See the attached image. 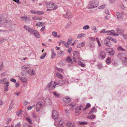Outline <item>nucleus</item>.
<instances>
[{
  "label": "nucleus",
  "mask_w": 127,
  "mask_h": 127,
  "mask_svg": "<svg viewBox=\"0 0 127 127\" xmlns=\"http://www.w3.org/2000/svg\"><path fill=\"white\" fill-rule=\"evenodd\" d=\"M117 57L123 61V63L125 65H127V55L125 53H119L118 54Z\"/></svg>",
  "instance_id": "nucleus-1"
},
{
  "label": "nucleus",
  "mask_w": 127,
  "mask_h": 127,
  "mask_svg": "<svg viewBox=\"0 0 127 127\" xmlns=\"http://www.w3.org/2000/svg\"><path fill=\"white\" fill-rule=\"evenodd\" d=\"M0 23L6 27L11 26L12 25L10 22L5 19H2L1 17H0Z\"/></svg>",
  "instance_id": "nucleus-2"
},
{
  "label": "nucleus",
  "mask_w": 127,
  "mask_h": 127,
  "mask_svg": "<svg viewBox=\"0 0 127 127\" xmlns=\"http://www.w3.org/2000/svg\"><path fill=\"white\" fill-rule=\"evenodd\" d=\"M45 3L48 7L52 8V10H55L58 8L57 6L55 5V3L52 2H45Z\"/></svg>",
  "instance_id": "nucleus-3"
},
{
  "label": "nucleus",
  "mask_w": 127,
  "mask_h": 127,
  "mask_svg": "<svg viewBox=\"0 0 127 127\" xmlns=\"http://www.w3.org/2000/svg\"><path fill=\"white\" fill-rule=\"evenodd\" d=\"M96 1H95L90 2L88 5V8H92L97 7L98 5V2L96 3Z\"/></svg>",
  "instance_id": "nucleus-4"
},
{
  "label": "nucleus",
  "mask_w": 127,
  "mask_h": 127,
  "mask_svg": "<svg viewBox=\"0 0 127 127\" xmlns=\"http://www.w3.org/2000/svg\"><path fill=\"white\" fill-rule=\"evenodd\" d=\"M43 103L41 101L38 102L36 106V111L37 112L42 108L43 106Z\"/></svg>",
  "instance_id": "nucleus-5"
},
{
  "label": "nucleus",
  "mask_w": 127,
  "mask_h": 127,
  "mask_svg": "<svg viewBox=\"0 0 127 127\" xmlns=\"http://www.w3.org/2000/svg\"><path fill=\"white\" fill-rule=\"evenodd\" d=\"M24 28L31 34H33L34 30L32 28H31L29 26L25 25L24 26Z\"/></svg>",
  "instance_id": "nucleus-6"
},
{
  "label": "nucleus",
  "mask_w": 127,
  "mask_h": 127,
  "mask_svg": "<svg viewBox=\"0 0 127 127\" xmlns=\"http://www.w3.org/2000/svg\"><path fill=\"white\" fill-rule=\"evenodd\" d=\"M79 56V54L78 51H74L73 53V61L75 62H76V58H77L79 59L78 58Z\"/></svg>",
  "instance_id": "nucleus-7"
},
{
  "label": "nucleus",
  "mask_w": 127,
  "mask_h": 127,
  "mask_svg": "<svg viewBox=\"0 0 127 127\" xmlns=\"http://www.w3.org/2000/svg\"><path fill=\"white\" fill-rule=\"evenodd\" d=\"M52 118L53 119H58L59 117L58 113L55 110H54L52 111Z\"/></svg>",
  "instance_id": "nucleus-8"
},
{
  "label": "nucleus",
  "mask_w": 127,
  "mask_h": 127,
  "mask_svg": "<svg viewBox=\"0 0 127 127\" xmlns=\"http://www.w3.org/2000/svg\"><path fill=\"white\" fill-rule=\"evenodd\" d=\"M104 43L105 45L108 47H110L112 45L111 42L107 37H106L104 40Z\"/></svg>",
  "instance_id": "nucleus-9"
},
{
  "label": "nucleus",
  "mask_w": 127,
  "mask_h": 127,
  "mask_svg": "<svg viewBox=\"0 0 127 127\" xmlns=\"http://www.w3.org/2000/svg\"><path fill=\"white\" fill-rule=\"evenodd\" d=\"M124 14L123 12L120 13L119 12L116 13L117 18L119 20H122L123 18Z\"/></svg>",
  "instance_id": "nucleus-10"
},
{
  "label": "nucleus",
  "mask_w": 127,
  "mask_h": 127,
  "mask_svg": "<svg viewBox=\"0 0 127 127\" xmlns=\"http://www.w3.org/2000/svg\"><path fill=\"white\" fill-rule=\"evenodd\" d=\"M63 16L68 19L71 18L73 17V15L71 14V12L68 11L66 13V14L64 15Z\"/></svg>",
  "instance_id": "nucleus-11"
},
{
  "label": "nucleus",
  "mask_w": 127,
  "mask_h": 127,
  "mask_svg": "<svg viewBox=\"0 0 127 127\" xmlns=\"http://www.w3.org/2000/svg\"><path fill=\"white\" fill-rule=\"evenodd\" d=\"M106 55L105 52L104 51H101L99 53V54L98 55V57L99 58L103 59L105 58Z\"/></svg>",
  "instance_id": "nucleus-12"
},
{
  "label": "nucleus",
  "mask_w": 127,
  "mask_h": 127,
  "mask_svg": "<svg viewBox=\"0 0 127 127\" xmlns=\"http://www.w3.org/2000/svg\"><path fill=\"white\" fill-rule=\"evenodd\" d=\"M63 123V121L62 120H56L54 122V125L55 126L58 125H62Z\"/></svg>",
  "instance_id": "nucleus-13"
},
{
  "label": "nucleus",
  "mask_w": 127,
  "mask_h": 127,
  "mask_svg": "<svg viewBox=\"0 0 127 127\" xmlns=\"http://www.w3.org/2000/svg\"><path fill=\"white\" fill-rule=\"evenodd\" d=\"M63 100L64 103H68L70 102L71 99L68 96H67L63 98Z\"/></svg>",
  "instance_id": "nucleus-14"
},
{
  "label": "nucleus",
  "mask_w": 127,
  "mask_h": 127,
  "mask_svg": "<svg viewBox=\"0 0 127 127\" xmlns=\"http://www.w3.org/2000/svg\"><path fill=\"white\" fill-rule=\"evenodd\" d=\"M21 18L23 20L27 23H29V22L31 21L30 18L27 17V16L21 17Z\"/></svg>",
  "instance_id": "nucleus-15"
},
{
  "label": "nucleus",
  "mask_w": 127,
  "mask_h": 127,
  "mask_svg": "<svg viewBox=\"0 0 127 127\" xmlns=\"http://www.w3.org/2000/svg\"><path fill=\"white\" fill-rule=\"evenodd\" d=\"M106 32H107L106 33H107V34L108 35H111L114 36H118L119 35V34H118V33H116L112 32L111 30L106 31Z\"/></svg>",
  "instance_id": "nucleus-16"
},
{
  "label": "nucleus",
  "mask_w": 127,
  "mask_h": 127,
  "mask_svg": "<svg viewBox=\"0 0 127 127\" xmlns=\"http://www.w3.org/2000/svg\"><path fill=\"white\" fill-rule=\"evenodd\" d=\"M52 85V81H51L48 84L47 86V88L49 90H52L53 89V87Z\"/></svg>",
  "instance_id": "nucleus-17"
},
{
  "label": "nucleus",
  "mask_w": 127,
  "mask_h": 127,
  "mask_svg": "<svg viewBox=\"0 0 127 127\" xmlns=\"http://www.w3.org/2000/svg\"><path fill=\"white\" fill-rule=\"evenodd\" d=\"M44 101L47 104L50 105L51 104V101L49 98H46Z\"/></svg>",
  "instance_id": "nucleus-18"
},
{
  "label": "nucleus",
  "mask_w": 127,
  "mask_h": 127,
  "mask_svg": "<svg viewBox=\"0 0 127 127\" xmlns=\"http://www.w3.org/2000/svg\"><path fill=\"white\" fill-rule=\"evenodd\" d=\"M66 124L69 127H74L75 126V124L72 122H68Z\"/></svg>",
  "instance_id": "nucleus-19"
},
{
  "label": "nucleus",
  "mask_w": 127,
  "mask_h": 127,
  "mask_svg": "<svg viewBox=\"0 0 127 127\" xmlns=\"http://www.w3.org/2000/svg\"><path fill=\"white\" fill-rule=\"evenodd\" d=\"M27 72L29 74L32 75H35V72L32 69H30Z\"/></svg>",
  "instance_id": "nucleus-20"
},
{
  "label": "nucleus",
  "mask_w": 127,
  "mask_h": 127,
  "mask_svg": "<svg viewBox=\"0 0 127 127\" xmlns=\"http://www.w3.org/2000/svg\"><path fill=\"white\" fill-rule=\"evenodd\" d=\"M34 34V35L37 38H39L40 37V35L36 30H34V33H33V34Z\"/></svg>",
  "instance_id": "nucleus-21"
},
{
  "label": "nucleus",
  "mask_w": 127,
  "mask_h": 127,
  "mask_svg": "<svg viewBox=\"0 0 127 127\" xmlns=\"http://www.w3.org/2000/svg\"><path fill=\"white\" fill-rule=\"evenodd\" d=\"M65 82L64 80H60L58 81V84L60 86H62L64 85Z\"/></svg>",
  "instance_id": "nucleus-22"
},
{
  "label": "nucleus",
  "mask_w": 127,
  "mask_h": 127,
  "mask_svg": "<svg viewBox=\"0 0 127 127\" xmlns=\"http://www.w3.org/2000/svg\"><path fill=\"white\" fill-rule=\"evenodd\" d=\"M116 32H117L118 34L119 33L120 34H121L123 33L124 32V31L123 30L121 29L117 28L116 29Z\"/></svg>",
  "instance_id": "nucleus-23"
},
{
  "label": "nucleus",
  "mask_w": 127,
  "mask_h": 127,
  "mask_svg": "<svg viewBox=\"0 0 127 127\" xmlns=\"http://www.w3.org/2000/svg\"><path fill=\"white\" fill-rule=\"evenodd\" d=\"M66 62L68 63H70L71 64H73L71 59L69 56H68L67 57L66 59Z\"/></svg>",
  "instance_id": "nucleus-24"
},
{
  "label": "nucleus",
  "mask_w": 127,
  "mask_h": 127,
  "mask_svg": "<svg viewBox=\"0 0 127 127\" xmlns=\"http://www.w3.org/2000/svg\"><path fill=\"white\" fill-rule=\"evenodd\" d=\"M56 76L59 78L62 79L63 78V75L58 72H56Z\"/></svg>",
  "instance_id": "nucleus-25"
},
{
  "label": "nucleus",
  "mask_w": 127,
  "mask_h": 127,
  "mask_svg": "<svg viewBox=\"0 0 127 127\" xmlns=\"http://www.w3.org/2000/svg\"><path fill=\"white\" fill-rule=\"evenodd\" d=\"M18 77H19L20 78V80L22 82H26L28 80V79L26 77H21L20 76H18Z\"/></svg>",
  "instance_id": "nucleus-26"
},
{
  "label": "nucleus",
  "mask_w": 127,
  "mask_h": 127,
  "mask_svg": "<svg viewBox=\"0 0 127 127\" xmlns=\"http://www.w3.org/2000/svg\"><path fill=\"white\" fill-rule=\"evenodd\" d=\"M115 51V50L113 48L108 53L110 55L113 56L114 54Z\"/></svg>",
  "instance_id": "nucleus-27"
},
{
  "label": "nucleus",
  "mask_w": 127,
  "mask_h": 127,
  "mask_svg": "<svg viewBox=\"0 0 127 127\" xmlns=\"http://www.w3.org/2000/svg\"><path fill=\"white\" fill-rule=\"evenodd\" d=\"M107 38H108V39H109L110 41V40H111V41H112L116 43L117 42V40L116 39L112 38L111 37L108 36L107 37Z\"/></svg>",
  "instance_id": "nucleus-28"
},
{
  "label": "nucleus",
  "mask_w": 127,
  "mask_h": 127,
  "mask_svg": "<svg viewBox=\"0 0 127 127\" xmlns=\"http://www.w3.org/2000/svg\"><path fill=\"white\" fill-rule=\"evenodd\" d=\"M111 61V59L110 57H108L107 58L106 60V62L107 64H109Z\"/></svg>",
  "instance_id": "nucleus-29"
},
{
  "label": "nucleus",
  "mask_w": 127,
  "mask_h": 127,
  "mask_svg": "<svg viewBox=\"0 0 127 127\" xmlns=\"http://www.w3.org/2000/svg\"><path fill=\"white\" fill-rule=\"evenodd\" d=\"M30 68V67L29 65H28L27 66L24 65L21 68L23 69H29Z\"/></svg>",
  "instance_id": "nucleus-30"
},
{
  "label": "nucleus",
  "mask_w": 127,
  "mask_h": 127,
  "mask_svg": "<svg viewBox=\"0 0 127 127\" xmlns=\"http://www.w3.org/2000/svg\"><path fill=\"white\" fill-rule=\"evenodd\" d=\"M95 112H96V109L95 108V107H93L91 109V110L90 112L89 113V114H90L91 113H94L95 112Z\"/></svg>",
  "instance_id": "nucleus-31"
},
{
  "label": "nucleus",
  "mask_w": 127,
  "mask_h": 127,
  "mask_svg": "<svg viewBox=\"0 0 127 127\" xmlns=\"http://www.w3.org/2000/svg\"><path fill=\"white\" fill-rule=\"evenodd\" d=\"M14 105V104L13 103V100H11L9 107V110H11L12 109Z\"/></svg>",
  "instance_id": "nucleus-32"
},
{
  "label": "nucleus",
  "mask_w": 127,
  "mask_h": 127,
  "mask_svg": "<svg viewBox=\"0 0 127 127\" xmlns=\"http://www.w3.org/2000/svg\"><path fill=\"white\" fill-rule=\"evenodd\" d=\"M85 34L84 33H81L79 34L77 37L78 38H80L85 37Z\"/></svg>",
  "instance_id": "nucleus-33"
},
{
  "label": "nucleus",
  "mask_w": 127,
  "mask_h": 127,
  "mask_svg": "<svg viewBox=\"0 0 127 127\" xmlns=\"http://www.w3.org/2000/svg\"><path fill=\"white\" fill-rule=\"evenodd\" d=\"M95 116L94 115H92L87 117V118L89 119H93L95 118Z\"/></svg>",
  "instance_id": "nucleus-34"
},
{
  "label": "nucleus",
  "mask_w": 127,
  "mask_h": 127,
  "mask_svg": "<svg viewBox=\"0 0 127 127\" xmlns=\"http://www.w3.org/2000/svg\"><path fill=\"white\" fill-rule=\"evenodd\" d=\"M78 63L79 65L81 66L82 67H84L85 66V65L83 64V63L80 61H78Z\"/></svg>",
  "instance_id": "nucleus-35"
},
{
  "label": "nucleus",
  "mask_w": 127,
  "mask_h": 127,
  "mask_svg": "<svg viewBox=\"0 0 127 127\" xmlns=\"http://www.w3.org/2000/svg\"><path fill=\"white\" fill-rule=\"evenodd\" d=\"M117 50L119 51H126L121 46L118 47Z\"/></svg>",
  "instance_id": "nucleus-36"
},
{
  "label": "nucleus",
  "mask_w": 127,
  "mask_h": 127,
  "mask_svg": "<svg viewBox=\"0 0 127 127\" xmlns=\"http://www.w3.org/2000/svg\"><path fill=\"white\" fill-rule=\"evenodd\" d=\"M51 52H52L51 58L52 59H53L55 57V56L56 55V54L54 52V50H52Z\"/></svg>",
  "instance_id": "nucleus-37"
},
{
  "label": "nucleus",
  "mask_w": 127,
  "mask_h": 127,
  "mask_svg": "<svg viewBox=\"0 0 127 127\" xmlns=\"http://www.w3.org/2000/svg\"><path fill=\"white\" fill-rule=\"evenodd\" d=\"M62 53H63V54H64V52L63 51H60V52H58L57 54L59 56H60L62 55Z\"/></svg>",
  "instance_id": "nucleus-38"
},
{
  "label": "nucleus",
  "mask_w": 127,
  "mask_h": 127,
  "mask_svg": "<svg viewBox=\"0 0 127 127\" xmlns=\"http://www.w3.org/2000/svg\"><path fill=\"white\" fill-rule=\"evenodd\" d=\"M91 106V104L90 103H88L87 104L85 108L83 110V111H84L87 108H89Z\"/></svg>",
  "instance_id": "nucleus-39"
},
{
  "label": "nucleus",
  "mask_w": 127,
  "mask_h": 127,
  "mask_svg": "<svg viewBox=\"0 0 127 127\" xmlns=\"http://www.w3.org/2000/svg\"><path fill=\"white\" fill-rule=\"evenodd\" d=\"M44 24V23L42 22H39L38 24H36V25L38 27H40L41 26H43V25Z\"/></svg>",
  "instance_id": "nucleus-40"
},
{
  "label": "nucleus",
  "mask_w": 127,
  "mask_h": 127,
  "mask_svg": "<svg viewBox=\"0 0 127 127\" xmlns=\"http://www.w3.org/2000/svg\"><path fill=\"white\" fill-rule=\"evenodd\" d=\"M36 14H38L39 15H42L44 14V12L42 11H36Z\"/></svg>",
  "instance_id": "nucleus-41"
},
{
  "label": "nucleus",
  "mask_w": 127,
  "mask_h": 127,
  "mask_svg": "<svg viewBox=\"0 0 127 127\" xmlns=\"http://www.w3.org/2000/svg\"><path fill=\"white\" fill-rule=\"evenodd\" d=\"M113 49L112 48H107L105 49V50L106 52L109 53Z\"/></svg>",
  "instance_id": "nucleus-42"
},
{
  "label": "nucleus",
  "mask_w": 127,
  "mask_h": 127,
  "mask_svg": "<svg viewBox=\"0 0 127 127\" xmlns=\"http://www.w3.org/2000/svg\"><path fill=\"white\" fill-rule=\"evenodd\" d=\"M72 39L69 38L68 39L67 42L69 45H70V44H71V43L72 42Z\"/></svg>",
  "instance_id": "nucleus-43"
},
{
  "label": "nucleus",
  "mask_w": 127,
  "mask_h": 127,
  "mask_svg": "<svg viewBox=\"0 0 127 127\" xmlns=\"http://www.w3.org/2000/svg\"><path fill=\"white\" fill-rule=\"evenodd\" d=\"M7 79L6 78H3V79H0V83L4 84V83L3 82L5 80H7Z\"/></svg>",
  "instance_id": "nucleus-44"
},
{
  "label": "nucleus",
  "mask_w": 127,
  "mask_h": 127,
  "mask_svg": "<svg viewBox=\"0 0 127 127\" xmlns=\"http://www.w3.org/2000/svg\"><path fill=\"white\" fill-rule=\"evenodd\" d=\"M56 69L58 71L60 72H62V73H63V70L61 68H58V67H56Z\"/></svg>",
  "instance_id": "nucleus-45"
},
{
  "label": "nucleus",
  "mask_w": 127,
  "mask_h": 127,
  "mask_svg": "<svg viewBox=\"0 0 127 127\" xmlns=\"http://www.w3.org/2000/svg\"><path fill=\"white\" fill-rule=\"evenodd\" d=\"M27 74L26 71L25 70H23L22 73V75L23 76H26Z\"/></svg>",
  "instance_id": "nucleus-46"
},
{
  "label": "nucleus",
  "mask_w": 127,
  "mask_h": 127,
  "mask_svg": "<svg viewBox=\"0 0 127 127\" xmlns=\"http://www.w3.org/2000/svg\"><path fill=\"white\" fill-rule=\"evenodd\" d=\"M46 54V53H45L43 54L40 57V59H43L45 57Z\"/></svg>",
  "instance_id": "nucleus-47"
},
{
  "label": "nucleus",
  "mask_w": 127,
  "mask_h": 127,
  "mask_svg": "<svg viewBox=\"0 0 127 127\" xmlns=\"http://www.w3.org/2000/svg\"><path fill=\"white\" fill-rule=\"evenodd\" d=\"M52 93L53 94V95L57 97H58L60 96V95L59 94L56 92H52Z\"/></svg>",
  "instance_id": "nucleus-48"
},
{
  "label": "nucleus",
  "mask_w": 127,
  "mask_h": 127,
  "mask_svg": "<svg viewBox=\"0 0 127 127\" xmlns=\"http://www.w3.org/2000/svg\"><path fill=\"white\" fill-rule=\"evenodd\" d=\"M90 28V27L89 25H85L83 27V29L85 30H86L89 29Z\"/></svg>",
  "instance_id": "nucleus-49"
},
{
  "label": "nucleus",
  "mask_w": 127,
  "mask_h": 127,
  "mask_svg": "<svg viewBox=\"0 0 127 127\" xmlns=\"http://www.w3.org/2000/svg\"><path fill=\"white\" fill-rule=\"evenodd\" d=\"M53 35L55 37H56L57 36V33L55 32H53L52 33Z\"/></svg>",
  "instance_id": "nucleus-50"
},
{
  "label": "nucleus",
  "mask_w": 127,
  "mask_h": 127,
  "mask_svg": "<svg viewBox=\"0 0 127 127\" xmlns=\"http://www.w3.org/2000/svg\"><path fill=\"white\" fill-rule=\"evenodd\" d=\"M102 65L101 64L99 63V64H98L97 67H98V68L99 69H101V68H102Z\"/></svg>",
  "instance_id": "nucleus-51"
},
{
  "label": "nucleus",
  "mask_w": 127,
  "mask_h": 127,
  "mask_svg": "<svg viewBox=\"0 0 127 127\" xmlns=\"http://www.w3.org/2000/svg\"><path fill=\"white\" fill-rule=\"evenodd\" d=\"M105 7V5H101L99 7V9H103Z\"/></svg>",
  "instance_id": "nucleus-52"
},
{
  "label": "nucleus",
  "mask_w": 127,
  "mask_h": 127,
  "mask_svg": "<svg viewBox=\"0 0 127 127\" xmlns=\"http://www.w3.org/2000/svg\"><path fill=\"white\" fill-rule=\"evenodd\" d=\"M6 40V39H5L2 38L0 39V44L2 43L4 41H5Z\"/></svg>",
  "instance_id": "nucleus-53"
},
{
  "label": "nucleus",
  "mask_w": 127,
  "mask_h": 127,
  "mask_svg": "<svg viewBox=\"0 0 127 127\" xmlns=\"http://www.w3.org/2000/svg\"><path fill=\"white\" fill-rule=\"evenodd\" d=\"M79 124L80 125H85L87 124V123L86 122H82L79 123Z\"/></svg>",
  "instance_id": "nucleus-54"
},
{
  "label": "nucleus",
  "mask_w": 127,
  "mask_h": 127,
  "mask_svg": "<svg viewBox=\"0 0 127 127\" xmlns=\"http://www.w3.org/2000/svg\"><path fill=\"white\" fill-rule=\"evenodd\" d=\"M36 11L34 10H31L30 12L31 13L33 14H36Z\"/></svg>",
  "instance_id": "nucleus-55"
},
{
  "label": "nucleus",
  "mask_w": 127,
  "mask_h": 127,
  "mask_svg": "<svg viewBox=\"0 0 127 127\" xmlns=\"http://www.w3.org/2000/svg\"><path fill=\"white\" fill-rule=\"evenodd\" d=\"M112 64L115 66H116L118 64L117 62H115V61H112Z\"/></svg>",
  "instance_id": "nucleus-56"
},
{
  "label": "nucleus",
  "mask_w": 127,
  "mask_h": 127,
  "mask_svg": "<svg viewBox=\"0 0 127 127\" xmlns=\"http://www.w3.org/2000/svg\"><path fill=\"white\" fill-rule=\"evenodd\" d=\"M92 30L93 31H94L95 32V31L96 30V28L95 26H92Z\"/></svg>",
  "instance_id": "nucleus-57"
},
{
  "label": "nucleus",
  "mask_w": 127,
  "mask_h": 127,
  "mask_svg": "<svg viewBox=\"0 0 127 127\" xmlns=\"http://www.w3.org/2000/svg\"><path fill=\"white\" fill-rule=\"evenodd\" d=\"M22 112V111L20 110L17 112V116H19Z\"/></svg>",
  "instance_id": "nucleus-58"
},
{
  "label": "nucleus",
  "mask_w": 127,
  "mask_h": 127,
  "mask_svg": "<svg viewBox=\"0 0 127 127\" xmlns=\"http://www.w3.org/2000/svg\"><path fill=\"white\" fill-rule=\"evenodd\" d=\"M105 29H103L102 30L100 31L99 32L100 33H106V31H105Z\"/></svg>",
  "instance_id": "nucleus-59"
},
{
  "label": "nucleus",
  "mask_w": 127,
  "mask_h": 127,
  "mask_svg": "<svg viewBox=\"0 0 127 127\" xmlns=\"http://www.w3.org/2000/svg\"><path fill=\"white\" fill-rule=\"evenodd\" d=\"M3 63H2L0 65V71H1L3 68Z\"/></svg>",
  "instance_id": "nucleus-60"
},
{
  "label": "nucleus",
  "mask_w": 127,
  "mask_h": 127,
  "mask_svg": "<svg viewBox=\"0 0 127 127\" xmlns=\"http://www.w3.org/2000/svg\"><path fill=\"white\" fill-rule=\"evenodd\" d=\"M64 45L65 46V47L67 48H68L69 47V45L67 43V42H66V43H65Z\"/></svg>",
  "instance_id": "nucleus-61"
},
{
  "label": "nucleus",
  "mask_w": 127,
  "mask_h": 127,
  "mask_svg": "<svg viewBox=\"0 0 127 127\" xmlns=\"http://www.w3.org/2000/svg\"><path fill=\"white\" fill-rule=\"evenodd\" d=\"M29 103L30 102H29L25 101L24 102L23 104L25 106L27 104Z\"/></svg>",
  "instance_id": "nucleus-62"
},
{
  "label": "nucleus",
  "mask_w": 127,
  "mask_h": 127,
  "mask_svg": "<svg viewBox=\"0 0 127 127\" xmlns=\"http://www.w3.org/2000/svg\"><path fill=\"white\" fill-rule=\"evenodd\" d=\"M9 83V82H6L5 83H4V84H5V86L8 87Z\"/></svg>",
  "instance_id": "nucleus-63"
},
{
  "label": "nucleus",
  "mask_w": 127,
  "mask_h": 127,
  "mask_svg": "<svg viewBox=\"0 0 127 127\" xmlns=\"http://www.w3.org/2000/svg\"><path fill=\"white\" fill-rule=\"evenodd\" d=\"M10 80L12 82H13L15 83L16 82V80L14 78H11L10 79Z\"/></svg>",
  "instance_id": "nucleus-64"
}]
</instances>
